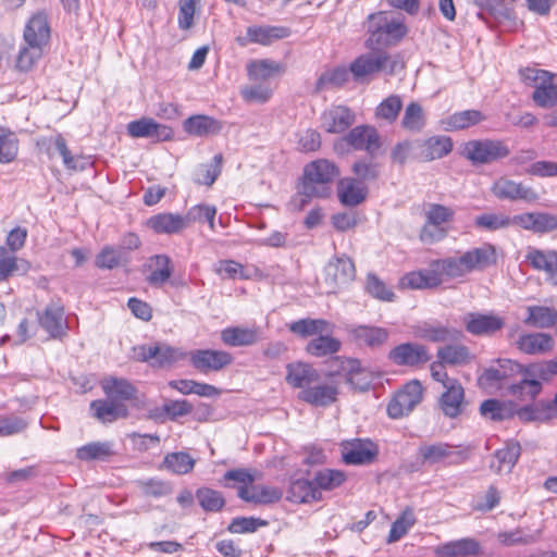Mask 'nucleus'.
Here are the masks:
<instances>
[{
  "label": "nucleus",
  "instance_id": "obj_1",
  "mask_svg": "<svg viewBox=\"0 0 557 557\" xmlns=\"http://www.w3.org/2000/svg\"><path fill=\"white\" fill-rule=\"evenodd\" d=\"M339 175L338 168L326 159H319L307 164L298 194L292 203L297 210L304 209L312 197H327L332 183Z\"/></svg>",
  "mask_w": 557,
  "mask_h": 557
},
{
  "label": "nucleus",
  "instance_id": "obj_2",
  "mask_svg": "<svg viewBox=\"0 0 557 557\" xmlns=\"http://www.w3.org/2000/svg\"><path fill=\"white\" fill-rule=\"evenodd\" d=\"M367 29L369 37L367 47H392L403 40L408 27L405 16L394 11H380L368 16Z\"/></svg>",
  "mask_w": 557,
  "mask_h": 557
},
{
  "label": "nucleus",
  "instance_id": "obj_3",
  "mask_svg": "<svg viewBox=\"0 0 557 557\" xmlns=\"http://www.w3.org/2000/svg\"><path fill=\"white\" fill-rule=\"evenodd\" d=\"M405 67L399 53H389L382 49H374L355 59L349 65V72L356 82H370L376 74L395 75Z\"/></svg>",
  "mask_w": 557,
  "mask_h": 557
},
{
  "label": "nucleus",
  "instance_id": "obj_4",
  "mask_svg": "<svg viewBox=\"0 0 557 557\" xmlns=\"http://www.w3.org/2000/svg\"><path fill=\"white\" fill-rule=\"evenodd\" d=\"M521 81L534 88L532 100L536 106L544 109L557 106V84L554 82L555 74L534 67H524L519 71Z\"/></svg>",
  "mask_w": 557,
  "mask_h": 557
},
{
  "label": "nucleus",
  "instance_id": "obj_5",
  "mask_svg": "<svg viewBox=\"0 0 557 557\" xmlns=\"http://www.w3.org/2000/svg\"><path fill=\"white\" fill-rule=\"evenodd\" d=\"M509 153L507 145L496 139L470 140L460 148V154L472 164H490L507 158Z\"/></svg>",
  "mask_w": 557,
  "mask_h": 557
},
{
  "label": "nucleus",
  "instance_id": "obj_6",
  "mask_svg": "<svg viewBox=\"0 0 557 557\" xmlns=\"http://www.w3.org/2000/svg\"><path fill=\"white\" fill-rule=\"evenodd\" d=\"M453 269V261L438 260L432 263L431 268L422 271H414L400 278V286L412 289L436 287L449 276Z\"/></svg>",
  "mask_w": 557,
  "mask_h": 557
},
{
  "label": "nucleus",
  "instance_id": "obj_7",
  "mask_svg": "<svg viewBox=\"0 0 557 557\" xmlns=\"http://www.w3.org/2000/svg\"><path fill=\"white\" fill-rule=\"evenodd\" d=\"M482 417L493 421H504L510 419L515 414L522 421L540 420L541 414L537 409L532 406L517 408L510 400L486 399L480 406Z\"/></svg>",
  "mask_w": 557,
  "mask_h": 557
},
{
  "label": "nucleus",
  "instance_id": "obj_8",
  "mask_svg": "<svg viewBox=\"0 0 557 557\" xmlns=\"http://www.w3.org/2000/svg\"><path fill=\"white\" fill-rule=\"evenodd\" d=\"M446 366H453V347L447 345L437 351V360L431 364V375L434 381L446 388L440 398V408L447 417H453V385H449V377Z\"/></svg>",
  "mask_w": 557,
  "mask_h": 557
},
{
  "label": "nucleus",
  "instance_id": "obj_9",
  "mask_svg": "<svg viewBox=\"0 0 557 557\" xmlns=\"http://www.w3.org/2000/svg\"><path fill=\"white\" fill-rule=\"evenodd\" d=\"M523 372V368L518 362L510 359H498L497 366H492L484 370L479 376V386L487 393H494L500 389L506 381Z\"/></svg>",
  "mask_w": 557,
  "mask_h": 557
},
{
  "label": "nucleus",
  "instance_id": "obj_10",
  "mask_svg": "<svg viewBox=\"0 0 557 557\" xmlns=\"http://www.w3.org/2000/svg\"><path fill=\"white\" fill-rule=\"evenodd\" d=\"M496 250L494 246L485 244L481 247L473 248L458 260H455V277L463 276L473 271H482L496 263Z\"/></svg>",
  "mask_w": 557,
  "mask_h": 557
},
{
  "label": "nucleus",
  "instance_id": "obj_11",
  "mask_svg": "<svg viewBox=\"0 0 557 557\" xmlns=\"http://www.w3.org/2000/svg\"><path fill=\"white\" fill-rule=\"evenodd\" d=\"M422 396L423 387L420 381L412 380L408 382L389 401L387 406L388 416L398 419L409 414L421 403Z\"/></svg>",
  "mask_w": 557,
  "mask_h": 557
},
{
  "label": "nucleus",
  "instance_id": "obj_12",
  "mask_svg": "<svg viewBox=\"0 0 557 557\" xmlns=\"http://www.w3.org/2000/svg\"><path fill=\"white\" fill-rule=\"evenodd\" d=\"M449 211L441 205H430L425 211V223L420 232L424 244H434L448 233Z\"/></svg>",
  "mask_w": 557,
  "mask_h": 557
},
{
  "label": "nucleus",
  "instance_id": "obj_13",
  "mask_svg": "<svg viewBox=\"0 0 557 557\" xmlns=\"http://www.w3.org/2000/svg\"><path fill=\"white\" fill-rule=\"evenodd\" d=\"M356 269L352 260L345 255L331 260L324 269L326 293H334L337 288L352 282Z\"/></svg>",
  "mask_w": 557,
  "mask_h": 557
},
{
  "label": "nucleus",
  "instance_id": "obj_14",
  "mask_svg": "<svg viewBox=\"0 0 557 557\" xmlns=\"http://www.w3.org/2000/svg\"><path fill=\"white\" fill-rule=\"evenodd\" d=\"M191 366L200 373L219 372L233 362L230 352L214 349H196L189 352Z\"/></svg>",
  "mask_w": 557,
  "mask_h": 557
},
{
  "label": "nucleus",
  "instance_id": "obj_15",
  "mask_svg": "<svg viewBox=\"0 0 557 557\" xmlns=\"http://www.w3.org/2000/svg\"><path fill=\"white\" fill-rule=\"evenodd\" d=\"M289 35L290 29L285 26L252 25L247 28L246 36H238L235 40L240 47H246L249 44L269 46L274 41L287 38Z\"/></svg>",
  "mask_w": 557,
  "mask_h": 557
},
{
  "label": "nucleus",
  "instance_id": "obj_16",
  "mask_svg": "<svg viewBox=\"0 0 557 557\" xmlns=\"http://www.w3.org/2000/svg\"><path fill=\"white\" fill-rule=\"evenodd\" d=\"M50 35L48 13L45 10L33 13L23 32L25 44L45 48L49 44Z\"/></svg>",
  "mask_w": 557,
  "mask_h": 557
},
{
  "label": "nucleus",
  "instance_id": "obj_17",
  "mask_svg": "<svg viewBox=\"0 0 557 557\" xmlns=\"http://www.w3.org/2000/svg\"><path fill=\"white\" fill-rule=\"evenodd\" d=\"M491 191L496 198L503 200L532 202L537 199V194L534 189L507 177L496 180L491 187Z\"/></svg>",
  "mask_w": 557,
  "mask_h": 557
},
{
  "label": "nucleus",
  "instance_id": "obj_18",
  "mask_svg": "<svg viewBox=\"0 0 557 557\" xmlns=\"http://www.w3.org/2000/svg\"><path fill=\"white\" fill-rule=\"evenodd\" d=\"M388 359L397 366L419 367L430 360V355L428 348L423 345L404 343L388 352Z\"/></svg>",
  "mask_w": 557,
  "mask_h": 557
},
{
  "label": "nucleus",
  "instance_id": "obj_19",
  "mask_svg": "<svg viewBox=\"0 0 557 557\" xmlns=\"http://www.w3.org/2000/svg\"><path fill=\"white\" fill-rule=\"evenodd\" d=\"M339 144H346L355 150H364L370 154H374L380 148V137L375 128L368 125H359L345 135L339 140Z\"/></svg>",
  "mask_w": 557,
  "mask_h": 557
},
{
  "label": "nucleus",
  "instance_id": "obj_20",
  "mask_svg": "<svg viewBox=\"0 0 557 557\" xmlns=\"http://www.w3.org/2000/svg\"><path fill=\"white\" fill-rule=\"evenodd\" d=\"M342 457L347 465L371 463L376 454V447L370 441L352 440L343 442L341 445Z\"/></svg>",
  "mask_w": 557,
  "mask_h": 557
},
{
  "label": "nucleus",
  "instance_id": "obj_21",
  "mask_svg": "<svg viewBox=\"0 0 557 557\" xmlns=\"http://www.w3.org/2000/svg\"><path fill=\"white\" fill-rule=\"evenodd\" d=\"M356 120L355 113L345 106H332L321 115V127L330 134H342L347 131Z\"/></svg>",
  "mask_w": 557,
  "mask_h": 557
},
{
  "label": "nucleus",
  "instance_id": "obj_22",
  "mask_svg": "<svg viewBox=\"0 0 557 557\" xmlns=\"http://www.w3.org/2000/svg\"><path fill=\"white\" fill-rule=\"evenodd\" d=\"M127 132L134 138H154L156 140H168L173 136L170 127L157 123L151 117L129 122Z\"/></svg>",
  "mask_w": 557,
  "mask_h": 557
},
{
  "label": "nucleus",
  "instance_id": "obj_23",
  "mask_svg": "<svg viewBox=\"0 0 557 557\" xmlns=\"http://www.w3.org/2000/svg\"><path fill=\"white\" fill-rule=\"evenodd\" d=\"M466 330L478 336H490L504 326V320L495 314L467 313L463 317Z\"/></svg>",
  "mask_w": 557,
  "mask_h": 557
},
{
  "label": "nucleus",
  "instance_id": "obj_24",
  "mask_svg": "<svg viewBox=\"0 0 557 557\" xmlns=\"http://www.w3.org/2000/svg\"><path fill=\"white\" fill-rule=\"evenodd\" d=\"M139 356L144 361H153L159 367L172 364L186 358L187 354L180 348H174L165 344H156L152 346H141Z\"/></svg>",
  "mask_w": 557,
  "mask_h": 557
},
{
  "label": "nucleus",
  "instance_id": "obj_25",
  "mask_svg": "<svg viewBox=\"0 0 557 557\" xmlns=\"http://www.w3.org/2000/svg\"><path fill=\"white\" fill-rule=\"evenodd\" d=\"M554 346L553 336L541 332L523 333L516 341L517 349L525 355H545L550 352Z\"/></svg>",
  "mask_w": 557,
  "mask_h": 557
},
{
  "label": "nucleus",
  "instance_id": "obj_26",
  "mask_svg": "<svg viewBox=\"0 0 557 557\" xmlns=\"http://www.w3.org/2000/svg\"><path fill=\"white\" fill-rule=\"evenodd\" d=\"M348 337L358 346L377 347L388 338V331L380 326L349 325Z\"/></svg>",
  "mask_w": 557,
  "mask_h": 557
},
{
  "label": "nucleus",
  "instance_id": "obj_27",
  "mask_svg": "<svg viewBox=\"0 0 557 557\" xmlns=\"http://www.w3.org/2000/svg\"><path fill=\"white\" fill-rule=\"evenodd\" d=\"M530 264L546 274V281L557 286V251L530 249L525 256Z\"/></svg>",
  "mask_w": 557,
  "mask_h": 557
},
{
  "label": "nucleus",
  "instance_id": "obj_28",
  "mask_svg": "<svg viewBox=\"0 0 557 557\" xmlns=\"http://www.w3.org/2000/svg\"><path fill=\"white\" fill-rule=\"evenodd\" d=\"M261 338L262 332L259 326H232L221 332L222 342L232 347L251 346Z\"/></svg>",
  "mask_w": 557,
  "mask_h": 557
},
{
  "label": "nucleus",
  "instance_id": "obj_29",
  "mask_svg": "<svg viewBox=\"0 0 557 557\" xmlns=\"http://www.w3.org/2000/svg\"><path fill=\"white\" fill-rule=\"evenodd\" d=\"M100 385L109 399L124 404L125 401L136 399L137 388L126 379L107 376L101 380Z\"/></svg>",
  "mask_w": 557,
  "mask_h": 557
},
{
  "label": "nucleus",
  "instance_id": "obj_30",
  "mask_svg": "<svg viewBox=\"0 0 557 557\" xmlns=\"http://www.w3.org/2000/svg\"><path fill=\"white\" fill-rule=\"evenodd\" d=\"M338 391L333 384L323 383L319 381L299 393V398L304 401L317 406L326 407L336 400Z\"/></svg>",
  "mask_w": 557,
  "mask_h": 557
},
{
  "label": "nucleus",
  "instance_id": "obj_31",
  "mask_svg": "<svg viewBox=\"0 0 557 557\" xmlns=\"http://www.w3.org/2000/svg\"><path fill=\"white\" fill-rule=\"evenodd\" d=\"M90 409L96 419L102 423H111L117 419L128 416V409L122 401L109 399H97L91 401Z\"/></svg>",
  "mask_w": 557,
  "mask_h": 557
},
{
  "label": "nucleus",
  "instance_id": "obj_32",
  "mask_svg": "<svg viewBox=\"0 0 557 557\" xmlns=\"http://www.w3.org/2000/svg\"><path fill=\"white\" fill-rule=\"evenodd\" d=\"M146 225L157 234H176L188 224L186 216L175 213H159L149 218Z\"/></svg>",
  "mask_w": 557,
  "mask_h": 557
},
{
  "label": "nucleus",
  "instance_id": "obj_33",
  "mask_svg": "<svg viewBox=\"0 0 557 557\" xmlns=\"http://www.w3.org/2000/svg\"><path fill=\"white\" fill-rule=\"evenodd\" d=\"M238 496L249 503L272 504L278 502L283 492L274 486L268 485H244L238 487Z\"/></svg>",
  "mask_w": 557,
  "mask_h": 557
},
{
  "label": "nucleus",
  "instance_id": "obj_34",
  "mask_svg": "<svg viewBox=\"0 0 557 557\" xmlns=\"http://www.w3.org/2000/svg\"><path fill=\"white\" fill-rule=\"evenodd\" d=\"M287 499L293 503H310L321 499V492L314 485V481L292 476L287 490Z\"/></svg>",
  "mask_w": 557,
  "mask_h": 557
},
{
  "label": "nucleus",
  "instance_id": "obj_35",
  "mask_svg": "<svg viewBox=\"0 0 557 557\" xmlns=\"http://www.w3.org/2000/svg\"><path fill=\"white\" fill-rule=\"evenodd\" d=\"M286 381L293 387L304 391L319 381V373L308 363H289L287 366Z\"/></svg>",
  "mask_w": 557,
  "mask_h": 557
},
{
  "label": "nucleus",
  "instance_id": "obj_36",
  "mask_svg": "<svg viewBox=\"0 0 557 557\" xmlns=\"http://www.w3.org/2000/svg\"><path fill=\"white\" fill-rule=\"evenodd\" d=\"M149 275L147 282L154 287L163 286L172 276L173 264L169 256L156 255L148 262Z\"/></svg>",
  "mask_w": 557,
  "mask_h": 557
},
{
  "label": "nucleus",
  "instance_id": "obj_37",
  "mask_svg": "<svg viewBox=\"0 0 557 557\" xmlns=\"http://www.w3.org/2000/svg\"><path fill=\"white\" fill-rule=\"evenodd\" d=\"M521 447L517 442H508L502 449L495 451L491 469L498 474L510 473L517 463Z\"/></svg>",
  "mask_w": 557,
  "mask_h": 557
},
{
  "label": "nucleus",
  "instance_id": "obj_38",
  "mask_svg": "<svg viewBox=\"0 0 557 557\" xmlns=\"http://www.w3.org/2000/svg\"><path fill=\"white\" fill-rule=\"evenodd\" d=\"M412 335L422 341L444 343L450 338L451 331L437 321H423L412 326Z\"/></svg>",
  "mask_w": 557,
  "mask_h": 557
},
{
  "label": "nucleus",
  "instance_id": "obj_39",
  "mask_svg": "<svg viewBox=\"0 0 557 557\" xmlns=\"http://www.w3.org/2000/svg\"><path fill=\"white\" fill-rule=\"evenodd\" d=\"M339 201L344 206L355 207L361 203L367 197V188L357 180L346 177L337 184Z\"/></svg>",
  "mask_w": 557,
  "mask_h": 557
},
{
  "label": "nucleus",
  "instance_id": "obj_40",
  "mask_svg": "<svg viewBox=\"0 0 557 557\" xmlns=\"http://www.w3.org/2000/svg\"><path fill=\"white\" fill-rule=\"evenodd\" d=\"M451 149L450 138L447 136H433L419 145L417 158L421 161H432L447 154Z\"/></svg>",
  "mask_w": 557,
  "mask_h": 557
},
{
  "label": "nucleus",
  "instance_id": "obj_41",
  "mask_svg": "<svg viewBox=\"0 0 557 557\" xmlns=\"http://www.w3.org/2000/svg\"><path fill=\"white\" fill-rule=\"evenodd\" d=\"M284 72V66L270 59L253 60L247 64L249 79L264 82Z\"/></svg>",
  "mask_w": 557,
  "mask_h": 557
},
{
  "label": "nucleus",
  "instance_id": "obj_42",
  "mask_svg": "<svg viewBox=\"0 0 557 557\" xmlns=\"http://www.w3.org/2000/svg\"><path fill=\"white\" fill-rule=\"evenodd\" d=\"M292 333L301 337H308L332 332L330 322L323 319H300L288 325Z\"/></svg>",
  "mask_w": 557,
  "mask_h": 557
},
{
  "label": "nucleus",
  "instance_id": "obj_43",
  "mask_svg": "<svg viewBox=\"0 0 557 557\" xmlns=\"http://www.w3.org/2000/svg\"><path fill=\"white\" fill-rule=\"evenodd\" d=\"M524 323L539 329H548L557 324V310L544 306L528 307Z\"/></svg>",
  "mask_w": 557,
  "mask_h": 557
},
{
  "label": "nucleus",
  "instance_id": "obj_44",
  "mask_svg": "<svg viewBox=\"0 0 557 557\" xmlns=\"http://www.w3.org/2000/svg\"><path fill=\"white\" fill-rule=\"evenodd\" d=\"M63 308L59 305L52 304L48 306L44 313L40 315L39 321L41 326L52 336L57 337L63 333L64 325Z\"/></svg>",
  "mask_w": 557,
  "mask_h": 557
},
{
  "label": "nucleus",
  "instance_id": "obj_45",
  "mask_svg": "<svg viewBox=\"0 0 557 557\" xmlns=\"http://www.w3.org/2000/svg\"><path fill=\"white\" fill-rule=\"evenodd\" d=\"M128 262V256L117 247L106 245L96 256L95 264L102 270H112Z\"/></svg>",
  "mask_w": 557,
  "mask_h": 557
},
{
  "label": "nucleus",
  "instance_id": "obj_46",
  "mask_svg": "<svg viewBox=\"0 0 557 557\" xmlns=\"http://www.w3.org/2000/svg\"><path fill=\"white\" fill-rule=\"evenodd\" d=\"M29 263L26 260H18L7 248L0 246V278L8 280L15 273H26L29 270Z\"/></svg>",
  "mask_w": 557,
  "mask_h": 557
},
{
  "label": "nucleus",
  "instance_id": "obj_47",
  "mask_svg": "<svg viewBox=\"0 0 557 557\" xmlns=\"http://www.w3.org/2000/svg\"><path fill=\"white\" fill-rule=\"evenodd\" d=\"M426 123V115L419 102L412 101L407 104L401 119V127L411 133H419Z\"/></svg>",
  "mask_w": 557,
  "mask_h": 557
},
{
  "label": "nucleus",
  "instance_id": "obj_48",
  "mask_svg": "<svg viewBox=\"0 0 557 557\" xmlns=\"http://www.w3.org/2000/svg\"><path fill=\"white\" fill-rule=\"evenodd\" d=\"M341 342L329 335V333L319 334L318 337L311 339L306 347L309 355L314 357H324L333 355L341 349Z\"/></svg>",
  "mask_w": 557,
  "mask_h": 557
},
{
  "label": "nucleus",
  "instance_id": "obj_49",
  "mask_svg": "<svg viewBox=\"0 0 557 557\" xmlns=\"http://www.w3.org/2000/svg\"><path fill=\"white\" fill-rule=\"evenodd\" d=\"M184 129L193 136H206L219 131L218 122L206 115H195L184 122Z\"/></svg>",
  "mask_w": 557,
  "mask_h": 557
},
{
  "label": "nucleus",
  "instance_id": "obj_50",
  "mask_svg": "<svg viewBox=\"0 0 557 557\" xmlns=\"http://www.w3.org/2000/svg\"><path fill=\"white\" fill-rule=\"evenodd\" d=\"M347 371L346 381L355 389L367 391L371 385V374L362 369L358 360L350 359L344 368Z\"/></svg>",
  "mask_w": 557,
  "mask_h": 557
},
{
  "label": "nucleus",
  "instance_id": "obj_51",
  "mask_svg": "<svg viewBox=\"0 0 557 557\" xmlns=\"http://www.w3.org/2000/svg\"><path fill=\"white\" fill-rule=\"evenodd\" d=\"M53 150L60 154L63 164L69 170H84L88 160L84 157H74L67 148L66 141L62 135H57L52 139Z\"/></svg>",
  "mask_w": 557,
  "mask_h": 557
},
{
  "label": "nucleus",
  "instance_id": "obj_52",
  "mask_svg": "<svg viewBox=\"0 0 557 557\" xmlns=\"http://www.w3.org/2000/svg\"><path fill=\"white\" fill-rule=\"evenodd\" d=\"M113 455L112 444L109 442H94L77 449L76 456L81 460H106Z\"/></svg>",
  "mask_w": 557,
  "mask_h": 557
},
{
  "label": "nucleus",
  "instance_id": "obj_53",
  "mask_svg": "<svg viewBox=\"0 0 557 557\" xmlns=\"http://www.w3.org/2000/svg\"><path fill=\"white\" fill-rule=\"evenodd\" d=\"M512 3L513 0H483L480 4L481 12L479 16L487 13L495 20H509L512 15Z\"/></svg>",
  "mask_w": 557,
  "mask_h": 557
},
{
  "label": "nucleus",
  "instance_id": "obj_54",
  "mask_svg": "<svg viewBox=\"0 0 557 557\" xmlns=\"http://www.w3.org/2000/svg\"><path fill=\"white\" fill-rule=\"evenodd\" d=\"M403 108V100L398 95H391L375 108V117L388 124L394 123Z\"/></svg>",
  "mask_w": 557,
  "mask_h": 557
},
{
  "label": "nucleus",
  "instance_id": "obj_55",
  "mask_svg": "<svg viewBox=\"0 0 557 557\" xmlns=\"http://www.w3.org/2000/svg\"><path fill=\"white\" fill-rule=\"evenodd\" d=\"M313 481L319 492L332 491L346 481V474L341 470L323 469L315 473Z\"/></svg>",
  "mask_w": 557,
  "mask_h": 557
},
{
  "label": "nucleus",
  "instance_id": "obj_56",
  "mask_svg": "<svg viewBox=\"0 0 557 557\" xmlns=\"http://www.w3.org/2000/svg\"><path fill=\"white\" fill-rule=\"evenodd\" d=\"M222 154H215L210 164H201L196 170V183L200 185L211 186L218 176L221 174L222 170Z\"/></svg>",
  "mask_w": 557,
  "mask_h": 557
},
{
  "label": "nucleus",
  "instance_id": "obj_57",
  "mask_svg": "<svg viewBox=\"0 0 557 557\" xmlns=\"http://www.w3.org/2000/svg\"><path fill=\"white\" fill-rule=\"evenodd\" d=\"M416 523V518L411 509H406L393 522L387 537V543H395L399 541Z\"/></svg>",
  "mask_w": 557,
  "mask_h": 557
},
{
  "label": "nucleus",
  "instance_id": "obj_58",
  "mask_svg": "<svg viewBox=\"0 0 557 557\" xmlns=\"http://www.w3.org/2000/svg\"><path fill=\"white\" fill-rule=\"evenodd\" d=\"M193 411V406L185 399L183 400H169L164 403L161 409L150 411V417L158 419L162 413L169 416L172 420L186 416Z\"/></svg>",
  "mask_w": 557,
  "mask_h": 557
},
{
  "label": "nucleus",
  "instance_id": "obj_59",
  "mask_svg": "<svg viewBox=\"0 0 557 557\" xmlns=\"http://www.w3.org/2000/svg\"><path fill=\"white\" fill-rule=\"evenodd\" d=\"M419 454L422 457V460L430 465H435L447 459L451 451L450 446L448 444H433V445H423L419 448Z\"/></svg>",
  "mask_w": 557,
  "mask_h": 557
},
{
  "label": "nucleus",
  "instance_id": "obj_60",
  "mask_svg": "<svg viewBox=\"0 0 557 557\" xmlns=\"http://www.w3.org/2000/svg\"><path fill=\"white\" fill-rule=\"evenodd\" d=\"M18 151V141L14 133L0 129V162L13 161Z\"/></svg>",
  "mask_w": 557,
  "mask_h": 557
},
{
  "label": "nucleus",
  "instance_id": "obj_61",
  "mask_svg": "<svg viewBox=\"0 0 557 557\" xmlns=\"http://www.w3.org/2000/svg\"><path fill=\"white\" fill-rule=\"evenodd\" d=\"M165 467L174 473H188L195 465L194 459L186 453H172L164 459Z\"/></svg>",
  "mask_w": 557,
  "mask_h": 557
},
{
  "label": "nucleus",
  "instance_id": "obj_62",
  "mask_svg": "<svg viewBox=\"0 0 557 557\" xmlns=\"http://www.w3.org/2000/svg\"><path fill=\"white\" fill-rule=\"evenodd\" d=\"M475 225L486 231H496L509 227L512 221L505 214L485 213L475 218Z\"/></svg>",
  "mask_w": 557,
  "mask_h": 557
},
{
  "label": "nucleus",
  "instance_id": "obj_63",
  "mask_svg": "<svg viewBox=\"0 0 557 557\" xmlns=\"http://www.w3.org/2000/svg\"><path fill=\"white\" fill-rule=\"evenodd\" d=\"M197 499L206 511H219L224 506L221 493L211 488L198 490Z\"/></svg>",
  "mask_w": 557,
  "mask_h": 557
},
{
  "label": "nucleus",
  "instance_id": "obj_64",
  "mask_svg": "<svg viewBox=\"0 0 557 557\" xmlns=\"http://www.w3.org/2000/svg\"><path fill=\"white\" fill-rule=\"evenodd\" d=\"M42 52L44 48L26 45L18 53L16 60L17 69L24 72L32 70L34 64L41 58Z\"/></svg>",
  "mask_w": 557,
  "mask_h": 557
}]
</instances>
